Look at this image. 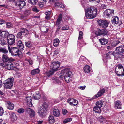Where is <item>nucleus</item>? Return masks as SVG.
Returning a JSON list of instances; mask_svg holds the SVG:
<instances>
[{"label":"nucleus","mask_w":124,"mask_h":124,"mask_svg":"<svg viewBox=\"0 0 124 124\" xmlns=\"http://www.w3.org/2000/svg\"><path fill=\"white\" fill-rule=\"evenodd\" d=\"M14 81L13 78H8L4 81L3 82L4 87L7 89H11L13 85Z\"/></svg>","instance_id":"4"},{"label":"nucleus","mask_w":124,"mask_h":124,"mask_svg":"<svg viewBox=\"0 0 124 124\" xmlns=\"http://www.w3.org/2000/svg\"><path fill=\"white\" fill-rule=\"evenodd\" d=\"M83 36V33L81 31H80L79 32V35L78 38V40L81 39L82 38Z\"/></svg>","instance_id":"47"},{"label":"nucleus","mask_w":124,"mask_h":124,"mask_svg":"<svg viewBox=\"0 0 124 124\" xmlns=\"http://www.w3.org/2000/svg\"><path fill=\"white\" fill-rule=\"evenodd\" d=\"M114 51L113 52L112 51H109L106 54V57L110 58L112 55H113L114 57Z\"/></svg>","instance_id":"33"},{"label":"nucleus","mask_w":124,"mask_h":124,"mask_svg":"<svg viewBox=\"0 0 124 124\" xmlns=\"http://www.w3.org/2000/svg\"><path fill=\"white\" fill-rule=\"evenodd\" d=\"M60 65V63L58 62H53L51 63V68L54 71H55L58 70V68Z\"/></svg>","instance_id":"9"},{"label":"nucleus","mask_w":124,"mask_h":124,"mask_svg":"<svg viewBox=\"0 0 124 124\" xmlns=\"http://www.w3.org/2000/svg\"><path fill=\"white\" fill-rule=\"evenodd\" d=\"M63 76L62 75H61L58 78H56V77H54L53 78L52 80L53 81L54 83L58 84H60L61 83V80L62 79V78Z\"/></svg>","instance_id":"18"},{"label":"nucleus","mask_w":124,"mask_h":124,"mask_svg":"<svg viewBox=\"0 0 124 124\" xmlns=\"http://www.w3.org/2000/svg\"><path fill=\"white\" fill-rule=\"evenodd\" d=\"M99 41L103 45L106 44L108 42V41L107 39H106L104 38L99 39Z\"/></svg>","instance_id":"27"},{"label":"nucleus","mask_w":124,"mask_h":124,"mask_svg":"<svg viewBox=\"0 0 124 124\" xmlns=\"http://www.w3.org/2000/svg\"><path fill=\"white\" fill-rule=\"evenodd\" d=\"M15 37L14 35L12 34H10L7 39V42L8 44L9 45H12L15 42Z\"/></svg>","instance_id":"10"},{"label":"nucleus","mask_w":124,"mask_h":124,"mask_svg":"<svg viewBox=\"0 0 124 124\" xmlns=\"http://www.w3.org/2000/svg\"><path fill=\"white\" fill-rule=\"evenodd\" d=\"M10 35L7 31H2L0 34V36L3 38L7 39Z\"/></svg>","instance_id":"19"},{"label":"nucleus","mask_w":124,"mask_h":124,"mask_svg":"<svg viewBox=\"0 0 124 124\" xmlns=\"http://www.w3.org/2000/svg\"><path fill=\"white\" fill-rule=\"evenodd\" d=\"M1 52H2L5 54H6V53H8V50L6 49L2 48Z\"/></svg>","instance_id":"46"},{"label":"nucleus","mask_w":124,"mask_h":124,"mask_svg":"<svg viewBox=\"0 0 124 124\" xmlns=\"http://www.w3.org/2000/svg\"><path fill=\"white\" fill-rule=\"evenodd\" d=\"M48 121L51 123H54L55 122V120L54 117L52 115H50L48 119Z\"/></svg>","instance_id":"28"},{"label":"nucleus","mask_w":124,"mask_h":124,"mask_svg":"<svg viewBox=\"0 0 124 124\" xmlns=\"http://www.w3.org/2000/svg\"><path fill=\"white\" fill-rule=\"evenodd\" d=\"M40 70L38 68L32 70L31 72V75H34L36 74L39 73Z\"/></svg>","instance_id":"31"},{"label":"nucleus","mask_w":124,"mask_h":124,"mask_svg":"<svg viewBox=\"0 0 124 124\" xmlns=\"http://www.w3.org/2000/svg\"><path fill=\"white\" fill-rule=\"evenodd\" d=\"M25 0H15L14 2L15 5L20 9H21L26 5Z\"/></svg>","instance_id":"7"},{"label":"nucleus","mask_w":124,"mask_h":124,"mask_svg":"<svg viewBox=\"0 0 124 124\" xmlns=\"http://www.w3.org/2000/svg\"><path fill=\"white\" fill-rule=\"evenodd\" d=\"M101 8L103 9H106L107 8V5L105 4H102L101 6Z\"/></svg>","instance_id":"58"},{"label":"nucleus","mask_w":124,"mask_h":124,"mask_svg":"<svg viewBox=\"0 0 124 124\" xmlns=\"http://www.w3.org/2000/svg\"><path fill=\"white\" fill-rule=\"evenodd\" d=\"M40 93L39 92H38V93H35L33 96V98L35 99H39L40 98Z\"/></svg>","instance_id":"36"},{"label":"nucleus","mask_w":124,"mask_h":124,"mask_svg":"<svg viewBox=\"0 0 124 124\" xmlns=\"http://www.w3.org/2000/svg\"><path fill=\"white\" fill-rule=\"evenodd\" d=\"M103 102V101H99L96 103V106L99 107L101 108L102 106Z\"/></svg>","instance_id":"35"},{"label":"nucleus","mask_w":124,"mask_h":124,"mask_svg":"<svg viewBox=\"0 0 124 124\" xmlns=\"http://www.w3.org/2000/svg\"><path fill=\"white\" fill-rule=\"evenodd\" d=\"M78 101L77 100L75 99H74V100L73 101V105H74V106H75L78 104Z\"/></svg>","instance_id":"52"},{"label":"nucleus","mask_w":124,"mask_h":124,"mask_svg":"<svg viewBox=\"0 0 124 124\" xmlns=\"http://www.w3.org/2000/svg\"><path fill=\"white\" fill-rule=\"evenodd\" d=\"M54 5L55 7H58L60 8H64L63 5L59 2H55L54 4Z\"/></svg>","instance_id":"32"},{"label":"nucleus","mask_w":124,"mask_h":124,"mask_svg":"<svg viewBox=\"0 0 124 124\" xmlns=\"http://www.w3.org/2000/svg\"><path fill=\"white\" fill-rule=\"evenodd\" d=\"M83 69L84 72L86 73H88L90 72V67L88 65H86L83 68Z\"/></svg>","instance_id":"29"},{"label":"nucleus","mask_w":124,"mask_h":124,"mask_svg":"<svg viewBox=\"0 0 124 124\" xmlns=\"http://www.w3.org/2000/svg\"><path fill=\"white\" fill-rule=\"evenodd\" d=\"M97 10L96 8L93 7H89L85 10L86 16L87 18L92 19L96 15Z\"/></svg>","instance_id":"1"},{"label":"nucleus","mask_w":124,"mask_h":124,"mask_svg":"<svg viewBox=\"0 0 124 124\" xmlns=\"http://www.w3.org/2000/svg\"><path fill=\"white\" fill-rule=\"evenodd\" d=\"M4 113V110L3 108L0 106V116L2 115Z\"/></svg>","instance_id":"51"},{"label":"nucleus","mask_w":124,"mask_h":124,"mask_svg":"<svg viewBox=\"0 0 124 124\" xmlns=\"http://www.w3.org/2000/svg\"><path fill=\"white\" fill-rule=\"evenodd\" d=\"M17 112L19 113H21L24 112V110L22 108H20L18 109Z\"/></svg>","instance_id":"50"},{"label":"nucleus","mask_w":124,"mask_h":124,"mask_svg":"<svg viewBox=\"0 0 124 124\" xmlns=\"http://www.w3.org/2000/svg\"><path fill=\"white\" fill-rule=\"evenodd\" d=\"M26 110L30 113V116L31 117H33L35 116L34 111L31 108H27L26 109Z\"/></svg>","instance_id":"24"},{"label":"nucleus","mask_w":124,"mask_h":124,"mask_svg":"<svg viewBox=\"0 0 124 124\" xmlns=\"http://www.w3.org/2000/svg\"><path fill=\"white\" fill-rule=\"evenodd\" d=\"M25 101L29 107H31L32 106V104L31 102L32 98L31 96H26Z\"/></svg>","instance_id":"17"},{"label":"nucleus","mask_w":124,"mask_h":124,"mask_svg":"<svg viewBox=\"0 0 124 124\" xmlns=\"http://www.w3.org/2000/svg\"><path fill=\"white\" fill-rule=\"evenodd\" d=\"M98 22L100 26L104 28L107 27L109 24L108 22L106 20H99Z\"/></svg>","instance_id":"12"},{"label":"nucleus","mask_w":124,"mask_h":124,"mask_svg":"<svg viewBox=\"0 0 124 124\" xmlns=\"http://www.w3.org/2000/svg\"><path fill=\"white\" fill-rule=\"evenodd\" d=\"M69 27L68 26H63L62 28V30H67L68 29Z\"/></svg>","instance_id":"55"},{"label":"nucleus","mask_w":124,"mask_h":124,"mask_svg":"<svg viewBox=\"0 0 124 124\" xmlns=\"http://www.w3.org/2000/svg\"><path fill=\"white\" fill-rule=\"evenodd\" d=\"M100 108L99 107L96 106L94 107L93 108V110L95 111V112L100 113L101 112Z\"/></svg>","instance_id":"38"},{"label":"nucleus","mask_w":124,"mask_h":124,"mask_svg":"<svg viewBox=\"0 0 124 124\" xmlns=\"http://www.w3.org/2000/svg\"><path fill=\"white\" fill-rule=\"evenodd\" d=\"M29 3L32 5H35L38 2V0H29Z\"/></svg>","instance_id":"43"},{"label":"nucleus","mask_w":124,"mask_h":124,"mask_svg":"<svg viewBox=\"0 0 124 124\" xmlns=\"http://www.w3.org/2000/svg\"><path fill=\"white\" fill-rule=\"evenodd\" d=\"M114 57L119 58L124 53V46L121 45L116 47L114 51Z\"/></svg>","instance_id":"2"},{"label":"nucleus","mask_w":124,"mask_h":124,"mask_svg":"<svg viewBox=\"0 0 124 124\" xmlns=\"http://www.w3.org/2000/svg\"><path fill=\"white\" fill-rule=\"evenodd\" d=\"M18 46L21 50H23L24 46L23 44H21V45H20Z\"/></svg>","instance_id":"54"},{"label":"nucleus","mask_w":124,"mask_h":124,"mask_svg":"<svg viewBox=\"0 0 124 124\" xmlns=\"http://www.w3.org/2000/svg\"><path fill=\"white\" fill-rule=\"evenodd\" d=\"M46 109L42 108H41L39 109V113L41 114V116H44L45 115V113L46 112Z\"/></svg>","instance_id":"30"},{"label":"nucleus","mask_w":124,"mask_h":124,"mask_svg":"<svg viewBox=\"0 0 124 124\" xmlns=\"http://www.w3.org/2000/svg\"><path fill=\"white\" fill-rule=\"evenodd\" d=\"M53 113L54 115L56 117H59L60 115L59 110L57 109H55L53 110Z\"/></svg>","instance_id":"25"},{"label":"nucleus","mask_w":124,"mask_h":124,"mask_svg":"<svg viewBox=\"0 0 124 124\" xmlns=\"http://www.w3.org/2000/svg\"><path fill=\"white\" fill-rule=\"evenodd\" d=\"M8 48L9 52L11 54L12 56H16L19 55L20 51L18 48L16 47H10L9 46H8Z\"/></svg>","instance_id":"6"},{"label":"nucleus","mask_w":124,"mask_h":124,"mask_svg":"<svg viewBox=\"0 0 124 124\" xmlns=\"http://www.w3.org/2000/svg\"><path fill=\"white\" fill-rule=\"evenodd\" d=\"M46 16L45 17V18L46 19H50V18L51 17L50 15H46Z\"/></svg>","instance_id":"64"},{"label":"nucleus","mask_w":124,"mask_h":124,"mask_svg":"<svg viewBox=\"0 0 124 124\" xmlns=\"http://www.w3.org/2000/svg\"><path fill=\"white\" fill-rule=\"evenodd\" d=\"M6 23V21L4 20L1 19L0 20V24L1 25L5 23Z\"/></svg>","instance_id":"57"},{"label":"nucleus","mask_w":124,"mask_h":124,"mask_svg":"<svg viewBox=\"0 0 124 124\" xmlns=\"http://www.w3.org/2000/svg\"><path fill=\"white\" fill-rule=\"evenodd\" d=\"M25 44L26 46L29 48H31L32 47V43L29 42H25Z\"/></svg>","instance_id":"41"},{"label":"nucleus","mask_w":124,"mask_h":124,"mask_svg":"<svg viewBox=\"0 0 124 124\" xmlns=\"http://www.w3.org/2000/svg\"><path fill=\"white\" fill-rule=\"evenodd\" d=\"M9 114L12 120L14 121L16 120L17 117L15 114L13 112H11L9 113Z\"/></svg>","instance_id":"26"},{"label":"nucleus","mask_w":124,"mask_h":124,"mask_svg":"<svg viewBox=\"0 0 124 124\" xmlns=\"http://www.w3.org/2000/svg\"><path fill=\"white\" fill-rule=\"evenodd\" d=\"M7 108L10 110H12L14 107V105L10 102L7 101L6 104Z\"/></svg>","instance_id":"22"},{"label":"nucleus","mask_w":124,"mask_h":124,"mask_svg":"<svg viewBox=\"0 0 124 124\" xmlns=\"http://www.w3.org/2000/svg\"><path fill=\"white\" fill-rule=\"evenodd\" d=\"M74 99L73 98H69L67 100V102L70 105L73 106V101Z\"/></svg>","instance_id":"42"},{"label":"nucleus","mask_w":124,"mask_h":124,"mask_svg":"<svg viewBox=\"0 0 124 124\" xmlns=\"http://www.w3.org/2000/svg\"><path fill=\"white\" fill-rule=\"evenodd\" d=\"M7 63H5L4 64L1 63V65L3 66V67H5V68L8 70H12L13 69V65L12 64V63L11 62H8Z\"/></svg>","instance_id":"15"},{"label":"nucleus","mask_w":124,"mask_h":124,"mask_svg":"<svg viewBox=\"0 0 124 124\" xmlns=\"http://www.w3.org/2000/svg\"><path fill=\"white\" fill-rule=\"evenodd\" d=\"M21 44H23L22 43V42L21 40L19 41L17 43V45L18 46H19L20 45H21Z\"/></svg>","instance_id":"62"},{"label":"nucleus","mask_w":124,"mask_h":124,"mask_svg":"<svg viewBox=\"0 0 124 124\" xmlns=\"http://www.w3.org/2000/svg\"><path fill=\"white\" fill-rule=\"evenodd\" d=\"M15 75L17 77L19 78L20 77L22 76V75L21 73L19 72H17L15 73Z\"/></svg>","instance_id":"49"},{"label":"nucleus","mask_w":124,"mask_h":124,"mask_svg":"<svg viewBox=\"0 0 124 124\" xmlns=\"http://www.w3.org/2000/svg\"><path fill=\"white\" fill-rule=\"evenodd\" d=\"M7 39L1 37L0 36V43L3 46L7 44Z\"/></svg>","instance_id":"23"},{"label":"nucleus","mask_w":124,"mask_h":124,"mask_svg":"<svg viewBox=\"0 0 124 124\" xmlns=\"http://www.w3.org/2000/svg\"><path fill=\"white\" fill-rule=\"evenodd\" d=\"M28 33V31L25 28L21 29L18 32L17 35V38H21L25 35L27 34Z\"/></svg>","instance_id":"8"},{"label":"nucleus","mask_w":124,"mask_h":124,"mask_svg":"<svg viewBox=\"0 0 124 124\" xmlns=\"http://www.w3.org/2000/svg\"><path fill=\"white\" fill-rule=\"evenodd\" d=\"M62 18V15L61 14H60L58 17V18L57 19L56 23V24L58 25H59L60 23V21H61Z\"/></svg>","instance_id":"40"},{"label":"nucleus","mask_w":124,"mask_h":124,"mask_svg":"<svg viewBox=\"0 0 124 124\" xmlns=\"http://www.w3.org/2000/svg\"><path fill=\"white\" fill-rule=\"evenodd\" d=\"M27 61L29 62L30 64L32 65L33 64L32 61L31 60V59H28Z\"/></svg>","instance_id":"60"},{"label":"nucleus","mask_w":124,"mask_h":124,"mask_svg":"<svg viewBox=\"0 0 124 124\" xmlns=\"http://www.w3.org/2000/svg\"><path fill=\"white\" fill-rule=\"evenodd\" d=\"M86 86H79L78 87V88L79 89H81L82 90H84L85 88H86Z\"/></svg>","instance_id":"56"},{"label":"nucleus","mask_w":124,"mask_h":124,"mask_svg":"<svg viewBox=\"0 0 124 124\" xmlns=\"http://www.w3.org/2000/svg\"><path fill=\"white\" fill-rule=\"evenodd\" d=\"M48 107V104L46 102H44L43 104L42 108L46 109Z\"/></svg>","instance_id":"45"},{"label":"nucleus","mask_w":124,"mask_h":124,"mask_svg":"<svg viewBox=\"0 0 124 124\" xmlns=\"http://www.w3.org/2000/svg\"><path fill=\"white\" fill-rule=\"evenodd\" d=\"M62 75H65L64 79L67 83H69L71 81L70 76L72 74V72L68 68H66L62 70L61 72Z\"/></svg>","instance_id":"3"},{"label":"nucleus","mask_w":124,"mask_h":124,"mask_svg":"<svg viewBox=\"0 0 124 124\" xmlns=\"http://www.w3.org/2000/svg\"><path fill=\"white\" fill-rule=\"evenodd\" d=\"M106 15L108 17L111 16L114 14V10L111 9H106L105 11Z\"/></svg>","instance_id":"16"},{"label":"nucleus","mask_w":124,"mask_h":124,"mask_svg":"<svg viewBox=\"0 0 124 124\" xmlns=\"http://www.w3.org/2000/svg\"><path fill=\"white\" fill-rule=\"evenodd\" d=\"M115 104V108L117 109H121L122 104L120 101H117L114 103Z\"/></svg>","instance_id":"20"},{"label":"nucleus","mask_w":124,"mask_h":124,"mask_svg":"<svg viewBox=\"0 0 124 124\" xmlns=\"http://www.w3.org/2000/svg\"><path fill=\"white\" fill-rule=\"evenodd\" d=\"M105 90L104 88H101L97 94L93 97V99H95L101 96L105 93Z\"/></svg>","instance_id":"14"},{"label":"nucleus","mask_w":124,"mask_h":124,"mask_svg":"<svg viewBox=\"0 0 124 124\" xmlns=\"http://www.w3.org/2000/svg\"><path fill=\"white\" fill-rule=\"evenodd\" d=\"M115 71L116 74L118 76H124V70L123 66L122 65L118 64L115 68Z\"/></svg>","instance_id":"5"},{"label":"nucleus","mask_w":124,"mask_h":124,"mask_svg":"<svg viewBox=\"0 0 124 124\" xmlns=\"http://www.w3.org/2000/svg\"><path fill=\"white\" fill-rule=\"evenodd\" d=\"M62 112L63 114L65 115L67 112V111L65 109H63L62 110Z\"/></svg>","instance_id":"63"},{"label":"nucleus","mask_w":124,"mask_h":124,"mask_svg":"<svg viewBox=\"0 0 124 124\" xmlns=\"http://www.w3.org/2000/svg\"><path fill=\"white\" fill-rule=\"evenodd\" d=\"M107 31L106 29H99L96 31L95 34L97 36L102 35L104 36L107 34Z\"/></svg>","instance_id":"11"},{"label":"nucleus","mask_w":124,"mask_h":124,"mask_svg":"<svg viewBox=\"0 0 124 124\" xmlns=\"http://www.w3.org/2000/svg\"><path fill=\"white\" fill-rule=\"evenodd\" d=\"M59 42V39H54L53 41V45L54 46H58Z\"/></svg>","instance_id":"34"},{"label":"nucleus","mask_w":124,"mask_h":124,"mask_svg":"<svg viewBox=\"0 0 124 124\" xmlns=\"http://www.w3.org/2000/svg\"><path fill=\"white\" fill-rule=\"evenodd\" d=\"M54 70H52L48 71H47L46 73V75L48 77H49L53 74L55 72Z\"/></svg>","instance_id":"37"},{"label":"nucleus","mask_w":124,"mask_h":124,"mask_svg":"<svg viewBox=\"0 0 124 124\" xmlns=\"http://www.w3.org/2000/svg\"><path fill=\"white\" fill-rule=\"evenodd\" d=\"M72 119L71 118H67L65 119L63 121L64 123H66L68 122L71 121H72Z\"/></svg>","instance_id":"44"},{"label":"nucleus","mask_w":124,"mask_h":124,"mask_svg":"<svg viewBox=\"0 0 124 124\" xmlns=\"http://www.w3.org/2000/svg\"><path fill=\"white\" fill-rule=\"evenodd\" d=\"M86 58L84 56H81L79 59L78 62L79 63H84L86 60Z\"/></svg>","instance_id":"39"},{"label":"nucleus","mask_w":124,"mask_h":124,"mask_svg":"<svg viewBox=\"0 0 124 124\" xmlns=\"http://www.w3.org/2000/svg\"><path fill=\"white\" fill-rule=\"evenodd\" d=\"M98 119L101 122H103L105 119L101 116L98 117Z\"/></svg>","instance_id":"53"},{"label":"nucleus","mask_w":124,"mask_h":124,"mask_svg":"<svg viewBox=\"0 0 124 124\" xmlns=\"http://www.w3.org/2000/svg\"><path fill=\"white\" fill-rule=\"evenodd\" d=\"M2 59L3 61L5 62H8L10 61L13 62L14 60L12 58H9L8 57V55L5 54L3 55Z\"/></svg>","instance_id":"13"},{"label":"nucleus","mask_w":124,"mask_h":124,"mask_svg":"<svg viewBox=\"0 0 124 124\" xmlns=\"http://www.w3.org/2000/svg\"><path fill=\"white\" fill-rule=\"evenodd\" d=\"M6 26L7 28H9L12 27V24L10 22H8L6 23Z\"/></svg>","instance_id":"48"},{"label":"nucleus","mask_w":124,"mask_h":124,"mask_svg":"<svg viewBox=\"0 0 124 124\" xmlns=\"http://www.w3.org/2000/svg\"><path fill=\"white\" fill-rule=\"evenodd\" d=\"M51 13V11H46L45 12V14L46 15H50Z\"/></svg>","instance_id":"61"},{"label":"nucleus","mask_w":124,"mask_h":124,"mask_svg":"<svg viewBox=\"0 0 124 124\" xmlns=\"http://www.w3.org/2000/svg\"><path fill=\"white\" fill-rule=\"evenodd\" d=\"M32 10L33 11L36 12H38L39 11V10L37 9V8L36 7L33 8Z\"/></svg>","instance_id":"59"},{"label":"nucleus","mask_w":124,"mask_h":124,"mask_svg":"<svg viewBox=\"0 0 124 124\" xmlns=\"http://www.w3.org/2000/svg\"><path fill=\"white\" fill-rule=\"evenodd\" d=\"M112 24H117L119 22V18L117 16H114L112 17Z\"/></svg>","instance_id":"21"}]
</instances>
